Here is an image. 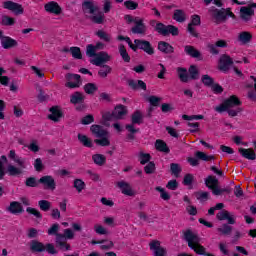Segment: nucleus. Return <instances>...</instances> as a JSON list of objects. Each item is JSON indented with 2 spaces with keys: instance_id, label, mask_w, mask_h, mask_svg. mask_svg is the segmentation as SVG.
Masks as SVG:
<instances>
[{
  "instance_id": "a18cd8bd",
  "label": "nucleus",
  "mask_w": 256,
  "mask_h": 256,
  "mask_svg": "<svg viewBox=\"0 0 256 256\" xmlns=\"http://www.w3.org/2000/svg\"><path fill=\"white\" fill-rule=\"evenodd\" d=\"M96 145H100L101 147H109L111 142L109 141V134L108 136L101 137L100 139L95 140Z\"/></svg>"
},
{
  "instance_id": "423d86ee",
  "label": "nucleus",
  "mask_w": 256,
  "mask_h": 256,
  "mask_svg": "<svg viewBox=\"0 0 256 256\" xmlns=\"http://www.w3.org/2000/svg\"><path fill=\"white\" fill-rule=\"evenodd\" d=\"M205 185L208 189H211L212 194L216 196L223 195V193H231V189L229 187H219V180L215 176H208L205 179Z\"/></svg>"
},
{
  "instance_id": "e2e57ef3",
  "label": "nucleus",
  "mask_w": 256,
  "mask_h": 256,
  "mask_svg": "<svg viewBox=\"0 0 256 256\" xmlns=\"http://www.w3.org/2000/svg\"><path fill=\"white\" fill-rule=\"evenodd\" d=\"M48 235H60L59 234V224L58 223H55L53 224L49 230H48Z\"/></svg>"
},
{
  "instance_id": "ea45409f",
  "label": "nucleus",
  "mask_w": 256,
  "mask_h": 256,
  "mask_svg": "<svg viewBox=\"0 0 256 256\" xmlns=\"http://www.w3.org/2000/svg\"><path fill=\"white\" fill-rule=\"evenodd\" d=\"M97 37L106 43H111V34L105 32L104 30H98L96 32Z\"/></svg>"
},
{
  "instance_id": "4468645a",
  "label": "nucleus",
  "mask_w": 256,
  "mask_h": 256,
  "mask_svg": "<svg viewBox=\"0 0 256 256\" xmlns=\"http://www.w3.org/2000/svg\"><path fill=\"white\" fill-rule=\"evenodd\" d=\"M150 251L153 252L154 256H166L167 249L162 247L161 242L159 240H152L149 243Z\"/></svg>"
},
{
  "instance_id": "9d476101",
  "label": "nucleus",
  "mask_w": 256,
  "mask_h": 256,
  "mask_svg": "<svg viewBox=\"0 0 256 256\" xmlns=\"http://www.w3.org/2000/svg\"><path fill=\"white\" fill-rule=\"evenodd\" d=\"M65 79H66L65 87H67L68 89H77L81 87L83 83L81 81V75L79 74L68 73L65 75Z\"/></svg>"
},
{
  "instance_id": "f3484780",
  "label": "nucleus",
  "mask_w": 256,
  "mask_h": 256,
  "mask_svg": "<svg viewBox=\"0 0 256 256\" xmlns=\"http://www.w3.org/2000/svg\"><path fill=\"white\" fill-rule=\"evenodd\" d=\"M125 115H127V107L123 105H118L115 107L112 114L106 115V119H108V121H111V119H123Z\"/></svg>"
},
{
  "instance_id": "49530a36",
  "label": "nucleus",
  "mask_w": 256,
  "mask_h": 256,
  "mask_svg": "<svg viewBox=\"0 0 256 256\" xmlns=\"http://www.w3.org/2000/svg\"><path fill=\"white\" fill-rule=\"evenodd\" d=\"M188 73L190 75L189 76L190 79H193V80L199 79V70L197 69V66L195 65L190 66Z\"/></svg>"
},
{
  "instance_id": "de8ad7c7",
  "label": "nucleus",
  "mask_w": 256,
  "mask_h": 256,
  "mask_svg": "<svg viewBox=\"0 0 256 256\" xmlns=\"http://www.w3.org/2000/svg\"><path fill=\"white\" fill-rule=\"evenodd\" d=\"M201 82L203 83V85H205V87H212L215 83V80H213V78L209 75H203L201 78Z\"/></svg>"
},
{
  "instance_id": "6ab92c4d",
  "label": "nucleus",
  "mask_w": 256,
  "mask_h": 256,
  "mask_svg": "<svg viewBox=\"0 0 256 256\" xmlns=\"http://www.w3.org/2000/svg\"><path fill=\"white\" fill-rule=\"evenodd\" d=\"M201 25V17L199 15H193L191 23L188 24V32L192 37H199V33L195 30V27Z\"/></svg>"
},
{
  "instance_id": "b1692460",
  "label": "nucleus",
  "mask_w": 256,
  "mask_h": 256,
  "mask_svg": "<svg viewBox=\"0 0 256 256\" xmlns=\"http://www.w3.org/2000/svg\"><path fill=\"white\" fill-rule=\"evenodd\" d=\"M82 9L84 13H90V15H93L95 11H99V6H95L93 2L85 0L82 3Z\"/></svg>"
},
{
  "instance_id": "e433bc0d",
  "label": "nucleus",
  "mask_w": 256,
  "mask_h": 256,
  "mask_svg": "<svg viewBox=\"0 0 256 256\" xmlns=\"http://www.w3.org/2000/svg\"><path fill=\"white\" fill-rule=\"evenodd\" d=\"M90 19L93 23H96V25H103V23H105V14L99 12L98 14L91 16Z\"/></svg>"
},
{
  "instance_id": "09e8293b",
  "label": "nucleus",
  "mask_w": 256,
  "mask_h": 256,
  "mask_svg": "<svg viewBox=\"0 0 256 256\" xmlns=\"http://www.w3.org/2000/svg\"><path fill=\"white\" fill-rule=\"evenodd\" d=\"M170 171H171L172 175L179 177L182 169L178 163H172V164H170Z\"/></svg>"
},
{
  "instance_id": "c85d7f7f",
  "label": "nucleus",
  "mask_w": 256,
  "mask_h": 256,
  "mask_svg": "<svg viewBox=\"0 0 256 256\" xmlns=\"http://www.w3.org/2000/svg\"><path fill=\"white\" fill-rule=\"evenodd\" d=\"M253 39V35L250 32L243 31L238 34V41L242 43V45H247V43H251Z\"/></svg>"
},
{
  "instance_id": "4c0bfd02",
  "label": "nucleus",
  "mask_w": 256,
  "mask_h": 256,
  "mask_svg": "<svg viewBox=\"0 0 256 256\" xmlns=\"http://www.w3.org/2000/svg\"><path fill=\"white\" fill-rule=\"evenodd\" d=\"M173 19L178 23H183L187 17L185 16V12L183 10H175Z\"/></svg>"
},
{
  "instance_id": "37998d69",
  "label": "nucleus",
  "mask_w": 256,
  "mask_h": 256,
  "mask_svg": "<svg viewBox=\"0 0 256 256\" xmlns=\"http://www.w3.org/2000/svg\"><path fill=\"white\" fill-rule=\"evenodd\" d=\"M97 85L95 83H87L84 85V91L87 93V95H93L95 92H97Z\"/></svg>"
},
{
  "instance_id": "58836bf2",
  "label": "nucleus",
  "mask_w": 256,
  "mask_h": 256,
  "mask_svg": "<svg viewBox=\"0 0 256 256\" xmlns=\"http://www.w3.org/2000/svg\"><path fill=\"white\" fill-rule=\"evenodd\" d=\"M111 71H113V69L111 68V66L109 65H103L102 68L98 71V75L99 77H101L102 79H105L107 77V75H109L111 73Z\"/></svg>"
},
{
  "instance_id": "052dcab7",
  "label": "nucleus",
  "mask_w": 256,
  "mask_h": 256,
  "mask_svg": "<svg viewBox=\"0 0 256 256\" xmlns=\"http://www.w3.org/2000/svg\"><path fill=\"white\" fill-rule=\"evenodd\" d=\"M144 171L147 175H151L152 173H155V163L149 162L145 167Z\"/></svg>"
},
{
  "instance_id": "5fc2aeb1",
  "label": "nucleus",
  "mask_w": 256,
  "mask_h": 256,
  "mask_svg": "<svg viewBox=\"0 0 256 256\" xmlns=\"http://www.w3.org/2000/svg\"><path fill=\"white\" fill-rule=\"evenodd\" d=\"M3 161H4V163H7V156L2 155L0 157V181L2 179H5V173H6L5 169L3 168Z\"/></svg>"
},
{
  "instance_id": "4be33fe9",
  "label": "nucleus",
  "mask_w": 256,
  "mask_h": 256,
  "mask_svg": "<svg viewBox=\"0 0 256 256\" xmlns=\"http://www.w3.org/2000/svg\"><path fill=\"white\" fill-rule=\"evenodd\" d=\"M90 131L100 139L101 137H109V132L103 128V126L100 125H92L90 128Z\"/></svg>"
},
{
  "instance_id": "4d7b16f0",
  "label": "nucleus",
  "mask_w": 256,
  "mask_h": 256,
  "mask_svg": "<svg viewBox=\"0 0 256 256\" xmlns=\"http://www.w3.org/2000/svg\"><path fill=\"white\" fill-rule=\"evenodd\" d=\"M139 161H140L141 165H146V163H149V161H151V155L140 152Z\"/></svg>"
},
{
  "instance_id": "5701e85b",
  "label": "nucleus",
  "mask_w": 256,
  "mask_h": 256,
  "mask_svg": "<svg viewBox=\"0 0 256 256\" xmlns=\"http://www.w3.org/2000/svg\"><path fill=\"white\" fill-rule=\"evenodd\" d=\"M233 65V59L228 55H223L220 58L219 69L220 71H229V67Z\"/></svg>"
},
{
  "instance_id": "864d4df0",
  "label": "nucleus",
  "mask_w": 256,
  "mask_h": 256,
  "mask_svg": "<svg viewBox=\"0 0 256 256\" xmlns=\"http://www.w3.org/2000/svg\"><path fill=\"white\" fill-rule=\"evenodd\" d=\"M156 191L160 193V197L164 201H169V199H171V195H169L167 191H165V189L162 188L161 186L156 187Z\"/></svg>"
},
{
  "instance_id": "f03ea898",
  "label": "nucleus",
  "mask_w": 256,
  "mask_h": 256,
  "mask_svg": "<svg viewBox=\"0 0 256 256\" xmlns=\"http://www.w3.org/2000/svg\"><path fill=\"white\" fill-rule=\"evenodd\" d=\"M184 239L187 241L188 247L196 252L197 255L213 256V254L205 252V247L201 245V238L197 233L191 230H186L184 232Z\"/></svg>"
},
{
  "instance_id": "774afa93",
  "label": "nucleus",
  "mask_w": 256,
  "mask_h": 256,
  "mask_svg": "<svg viewBox=\"0 0 256 256\" xmlns=\"http://www.w3.org/2000/svg\"><path fill=\"white\" fill-rule=\"evenodd\" d=\"M2 24L4 25H15V20L9 16L2 17Z\"/></svg>"
},
{
  "instance_id": "393cba45",
  "label": "nucleus",
  "mask_w": 256,
  "mask_h": 256,
  "mask_svg": "<svg viewBox=\"0 0 256 256\" xmlns=\"http://www.w3.org/2000/svg\"><path fill=\"white\" fill-rule=\"evenodd\" d=\"M6 211L12 213V215H17V213H23V206L17 201L10 203L9 207L6 208Z\"/></svg>"
},
{
  "instance_id": "ddd939ff",
  "label": "nucleus",
  "mask_w": 256,
  "mask_h": 256,
  "mask_svg": "<svg viewBox=\"0 0 256 256\" xmlns=\"http://www.w3.org/2000/svg\"><path fill=\"white\" fill-rule=\"evenodd\" d=\"M38 183L44 187V189H48L49 191H55L57 189V182H55V178L51 175L42 176Z\"/></svg>"
},
{
  "instance_id": "9b49d317",
  "label": "nucleus",
  "mask_w": 256,
  "mask_h": 256,
  "mask_svg": "<svg viewBox=\"0 0 256 256\" xmlns=\"http://www.w3.org/2000/svg\"><path fill=\"white\" fill-rule=\"evenodd\" d=\"M253 9H256V3H251L248 6H242L240 8V19H242L244 23H249V20L255 15V10Z\"/></svg>"
},
{
  "instance_id": "a211bd4d",
  "label": "nucleus",
  "mask_w": 256,
  "mask_h": 256,
  "mask_svg": "<svg viewBox=\"0 0 256 256\" xmlns=\"http://www.w3.org/2000/svg\"><path fill=\"white\" fill-rule=\"evenodd\" d=\"M116 186L121 190V193H123V195H127L128 197H133L135 195L133 187H131V184H129L128 182H125V180L117 182Z\"/></svg>"
},
{
  "instance_id": "f257e3e1",
  "label": "nucleus",
  "mask_w": 256,
  "mask_h": 256,
  "mask_svg": "<svg viewBox=\"0 0 256 256\" xmlns=\"http://www.w3.org/2000/svg\"><path fill=\"white\" fill-rule=\"evenodd\" d=\"M9 159L17 163L18 166L9 164L6 169V173L10 177H21L24 169H27V164L25 163V159L21 158L17 155L15 150H10L8 154Z\"/></svg>"
},
{
  "instance_id": "39448f33",
  "label": "nucleus",
  "mask_w": 256,
  "mask_h": 256,
  "mask_svg": "<svg viewBox=\"0 0 256 256\" xmlns=\"http://www.w3.org/2000/svg\"><path fill=\"white\" fill-rule=\"evenodd\" d=\"M75 233L71 229H65L64 234H56V247L61 251H70L71 245L67 244V239H73Z\"/></svg>"
},
{
  "instance_id": "bb28decb",
  "label": "nucleus",
  "mask_w": 256,
  "mask_h": 256,
  "mask_svg": "<svg viewBox=\"0 0 256 256\" xmlns=\"http://www.w3.org/2000/svg\"><path fill=\"white\" fill-rule=\"evenodd\" d=\"M240 155L244 157L245 159H248L249 161H255L256 160V154L253 149H245V148H240L239 149Z\"/></svg>"
},
{
  "instance_id": "1a4fd4ad",
  "label": "nucleus",
  "mask_w": 256,
  "mask_h": 256,
  "mask_svg": "<svg viewBox=\"0 0 256 256\" xmlns=\"http://www.w3.org/2000/svg\"><path fill=\"white\" fill-rule=\"evenodd\" d=\"M134 44H132V50L137 51V49H141L144 53H147V55H154L155 49L151 45V42L146 41V40H140V39H135Z\"/></svg>"
},
{
  "instance_id": "a878e982",
  "label": "nucleus",
  "mask_w": 256,
  "mask_h": 256,
  "mask_svg": "<svg viewBox=\"0 0 256 256\" xmlns=\"http://www.w3.org/2000/svg\"><path fill=\"white\" fill-rule=\"evenodd\" d=\"M158 49L161 51V53H165L166 55H171V53H175V48L171 46V44L160 41L158 43Z\"/></svg>"
},
{
  "instance_id": "a19ab883",
  "label": "nucleus",
  "mask_w": 256,
  "mask_h": 256,
  "mask_svg": "<svg viewBox=\"0 0 256 256\" xmlns=\"http://www.w3.org/2000/svg\"><path fill=\"white\" fill-rule=\"evenodd\" d=\"M143 121V114L141 111H136L132 114V125H141Z\"/></svg>"
},
{
  "instance_id": "72a5a7b5",
  "label": "nucleus",
  "mask_w": 256,
  "mask_h": 256,
  "mask_svg": "<svg viewBox=\"0 0 256 256\" xmlns=\"http://www.w3.org/2000/svg\"><path fill=\"white\" fill-rule=\"evenodd\" d=\"M97 51H101L99 49V47L96 45H93V44H88L86 46V55L87 57H94L95 55H97Z\"/></svg>"
},
{
  "instance_id": "8fccbe9b",
  "label": "nucleus",
  "mask_w": 256,
  "mask_h": 256,
  "mask_svg": "<svg viewBox=\"0 0 256 256\" xmlns=\"http://www.w3.org/2000/svg\"><path fill=\"white\" fill-rule=\"evenodd\" d=\"M196 157H197V159H200L201 161H211V160L215 159V156H213V155L209 156L201 151L196 152Z\"/></svg>"
},
{
  "instance_id": "473e14b6",
  "label": "nucleus",
  "mask_w": 256,
  "mask_h": 256,
  "mask_svg": "<svg viewBox=\"0 0 256 256\" xmlns=\"http://www.w3.org/2000/svg\"><path fill=\"white\" fill-rule=\"evenodd\" d=\"M78 141H80L81 145L84 147H93V141L85 134H78Z\"/></svg>"
},
{
  "instance_id": "412c9836",
  "label": "nucleus",
  "mask_w": 256,
  "mask_h": 256,
  "mask_svg": "<svg viewBox=\"0 0 256 256\" xmlns=\"http://www.w3.org/2000/svg\"><path fill=\"white\" fill-rule=\"evenodd\" d=\"M44 9L47 13H52L53 15H61V6L55 1H50L44 5Z\"/></svg>"
},
{
  "instance_id": "338daca9",
  "label": "nucleus",
  "mask_w": 256,
  "mask_h": 256,
  "mask_svg": "<svg viewBox=\"0 0 256 256\" xmlns=\"http://www.w3.org/2000/svg\"><path fill=\"white\" fill-rule=\"evenodd\" d=\"M27 149L32 151V153H38L39 151V145L37 144V141L31 142L28 146H26Z\"/></svg>"
},
{
  "instance_id": "6e6d98bb",
  "label": "nucleus",
  "mask_w": 256,
  "mask_h": 256,
  "mask_svg": "<svg viewBox=\"0 0 256 256\" xmlns=\"http://www.w3.org/2000/svg\"><path fill=\"white\" fill-rule=\"evenodd\" d=\"M38 205L41 211H49L51 209V202L47 200H40Z\"/></svg>"
},
{
  "instance_id": "0e129e2a",
  "label": "nucleus",
  "mask_w": 256,
  "mask_h": 256,
  "mask_svg": "<svg viewBox=\"0 0 256 256\" xmlns=\"http://www.w3.org/2000/svg\"><path fill=\"white\" fill-rule=\"evenodd\" d=\"M111 9H113V3L111 0H105L103 4L104 13H110Z\"/></svg>"
},
{
  "instance_id": "0eeeda50",
  "label": "nucleus",
  "mask_w": 256,
  "mask_h": 256,
  "mask_svg": "<svg viewBox=\"0 0 256 256\" xmlns=\"http://www.w3.org/2000/svg\"><path fill=\"white\" fill-rule=\"evenodd\" d=\"M30 249L33 253H43V251H47L50 255H55L57 251H55V246L51 243L43 244L37 240H32L30 243Z\"/></svg>"
},
{
  "instance_id": "f8f14e48",
  "label": "nucleus",
  "mask_w": 256,
  "mask_h": 256,
  "mask_svg": "<svg viewBox=\"0 0 256 256\" xmlns=\"http://www.w3.org/2000/svg\"><path fill=\"white\" fill-rule=\"evenodd\" d=\"M93 57L94 59H92L90 63L96 65V67H101L104 63H109V61H111V55L105 51L99 52Z\"/></svg>"
},
{
  "instance_id": "cd10ccee",
  "label": "nucleus",
  "mask_w": 256,
  "mask_h": 256,
  "mask_svg": "<svg viewBox=\"0 0 256 256\" xmlns=\"http://www.w3.org/2000/svg\"><path fill=\"white\" fill-rule=\"evenodd\" d=\"M184 51L186 55L193 57V59H199L201 57V52L191 45H186Z\"/></svg>"
},
{
  "instance_id": "69168bd1",
  "label": "nucleus",
  "mask_w": 256,
  "mask_h": 256,
  "mask_svg": "<svg viewBox=\"0 0 256 256\" xmlns=\"http://www.w3.org/2000/svg\"><path fill=\"white\" fill-rule=\"evenodd\" d=\"M228 215H229V211H227V210H222V211H220V212L216 215V217H217V219H218L219 221H226Z\"/></svg>"
},
{
  "instance_id": "c03bdc74",
  "label": "nucleus",
  "mask_w": 256,
  "mask_h": 256,
  "mask_svg": "<svg viewBox=\"0 0 256 256\" xmlns=\"http://www.w3.org/2000/svg\"><path fill=\"white\" fill-rule=\"evenodd\" d=\"M119 53L125 63H129V61H131V57L129 56V53H127V49H125L124 45L119 46Z\"/></svg>"
},
{
  "instance_id": "2eb2a0df",
  "label": "nucleus",
  "mask_w": 256,
  "mask_h": 256,
  "mask_svg": "<svg viewBox=\"0 0 256 256\" xmlns=\"http://www.w3.org/2000/svg\"><path fill=\"white\" fill-rule=\"evenodd\" d=\"M3 7L8 11H12L14 15H23L24 13L23 6L17 2L5 1L3 2Z\"/></svg>"
},
{
  "instance_id": "7c9ffc66",
  "label": "nucleus",
  "mask_w": 256,
  "mask_h": 256,
  "mask_svg": "<svg viewBox=\"0 0 256 256\" xmlns=\"http://www.w3.org/2000/svg\"><path fill=\"white\" fill-rule=\"evenodd\" d=\"M50 113L51 114L48 116V119L54 121L55 123H57L62 117L61 110H59L57 107L50 108Z\"/></svg>"
},
{
  "instance_id": "79ce46f5",
  "label": "nucleus",
  "mask_w": 256,
  "mask_h": 256,
  "mask_svg": "<svg viewBox=\"0 0 256 256\" xmlns=\"http://www.w3.org/2000/svg\"><path fill=\"white\" fill-rule=\"evenodd\" d=\"M92 159L96 165H105V161H107V158L103 154H95L92 156Z\"/></svg>"
},
{
  "instance_id": "aec40b11",
  "label": "nucleus",
  "mask_w": 256,
  "mask_h": 256,
  "mask_svg": "<svg viewBox=\"0 0 256 256\" xmlns=\"http://www.w3.org/2000/svg\"><path fill=\"white\" fill-rule=\"evenodd\" d=\"M0 41L3 49H13V47H17L16 40L9 36H3V31L1 30H0Z\"/></svg>"
},
{
  "instance_id": "3c124183",
  "label": "nucleus",
  "mask_w": 256,
  "mask_h": 256,
  "mask_svg": "<svg viewBox=\"0 0 256 256\" xmlns=\"http://www.w3.org/2000/svg\"><path fill=\"white\" fill-rule=\"evenodd\" d=\"M70 53L74 59H83V55L81 54V48L79 47H71Z\"/></svg>"
},
{
  "instance_id": "2f4dec72",
  "label": "nucleus",
  "mask_w": 256,
  "mask_h": 256,
  "mask_svg": "<svg viewBox=\"0 0 256 256\" xmlns=\"http://www.w3.org/2000/svg\"><path fill=\"white\" fill-rule=\"evenodd\" d=\"M217 231L218 233H220V235L228 237L229 235H231V233H233V226L229 224H222L220 227L217 228Z\"/></svg>"
},
{
  "instance_id": "6e6552de",
  "label": "nucleus",
  "mask_w": 256,
  "mask_h": 256,
  "mask_svg": "<svg viewBox=\"0 0 256 256\" xmlns=\"http://www.w3.org/2000/svg\"><path fill=\"white\" fill-rule=\"evenodd\" d=\"M154 29L157 31V33H159V35H163L164 37H167V35H173L174 37L179 35V28L173 25L166 26L161 22H157Z\"/></svg>"
},
{
  "instance_id": "f704fd0d",
  "label": "nucleus",
  "mask_w": 256,
  "mask_h": 256,
  "mask_svg": "<svg viewBox=\"0 0 256 256\" xmlns=\"http://www.w3.org/2000/svg\"><path fill=\"white\" fill-rule=\"evenodd\" d=\"M155 147L157 151H160L162 153H169V147L167 146V143L163 140H156Z\"/></svg>"
},
{
  "instance_id": "c756f323",
  "label": "nucleus",
  "mask_w": 256,
  "mask_h": 256,
  "mask_svg": "<svg viewBox=\"0 0 256 256\" xmlns=\"http://www.w3.org/2000/svg\"><path fill=\"white\" fill-rule=\"evenodd\" d=\"M177 73L182 83H189L190 77H189V73L187 72V68L178 67Z\"/></svg>"
},
{
  "instance_id": "680f3d73",
  "label": "nucleus",
  "mask_w": 256,
  "mask_h": 256,
  "mask_svg": "<svg viewBox=\"0 0 256 256\" xmlns=\"http://www.w3.org/2000/svg\"><path fill=\"white\" fill-rule=\"evenodd\" d=\"M94 231L95 233H97L98 235H107V233H109L107 231V229H105V227H103L102 225L96 224L94 226Z\"/></svg>"
},
{
  "instance_id": "dca6fc26",
  "label": "nucleus",
  "mask_w": 256,
  "mask_h": 256,
  "mask_svg": "<svg viewBox=\"0 0 256 256\" xmlns=\"http://www.w3.org/2000/svg\"><path fill=\"white\" fill-rule=\"evenodd\" d=\"M134 27L131 28V32L134 35H145L147 33V26L143 23V19L141 18H134Z\"/></svg>"
},
{
  "instance_id": "c9c22d12",
  "label": "nucleus",
  "mask_w": 256,
  "mask_h": 256,
  "mask_svg": "<svg viewBox=\"0 0 256 256\" xmlns=\"http://www.w3.org/2000/svg\"><path fill=\"white\" fill-rule=\"evenodd\" d=\"M82 101H85V96H83V93H81V92H75L70 98V102L73 105H77L78 103H81Z\"/></svg>"
},
{
  "instance_id": "7ed1b4c3",
  "label": "nucleus",
  "mask_w": 256,
  "mask_h": 256,
  "mask_svg": "<svg viewBox=\"0 0 256 256\" xmlns=\"http://www.w3.org/2000/svg\"><path fill=\"white\" fill-rule=\"evenodd\" d=\"M239 105H241V101L237 96L233 95L226 99L221 105L217 106L215 111H217V113H223L227 111L230 117H237V115L241 113V108H233L239 107Z\"/></svg>"
},
{
  "instance_id": "13d9d810",
  "label": "nucleus",
  "mask_w": 256,
  "mask_h": 256,
  "mask_svg": "<svg viewBox=\"0 0 256 256\" xmlns=\"http://www.w3.org/2000/svg\"><path fill=\"white\" fill-rule=\"evenodd\" d=\"M124 6L126 7V9H129L130 11H135V9H137V7H139V4L132 0H126L124 2Z\"/></svg>"
},
{
  "instance_id": "20e7f679",
  "label": "nucleus",
  "mask_w": 256,
  "mask_h": 256,
  "mask_svg": "<svg viewBox=\"0 0 256 256\" xmlns=\"http://www.w3.org/2000/svg\"><path fill=\"white\" fill-rule=\"evenodd\" d=\"M208 11L214 23H223L227 21V17H235V14L231 12V8H222L219 10L212 6L209 8Z\"/></svg>"
},
{
  "instance_id": "603ef678",
  "label": "nucleus",
  "mask_w": 256,
  "mask_h": 256,
  "mask_svg": "<svg viewBox=\"0 0 256 256\" xmlns=\"http://www.w3.org/2000/svg\"><path fill=\"white\" fill-rule=\"evenodd\" d=\"M85 182L81 179H75L74 180V189H76V191L78 193H81V191H83V189H85Z\"/></svg>"
},
{
  "instance_id": "bf43d9fd",
  "label": "nucleus",
  "mask_w": 256,
  "mask_h": 256,
  "mask_svg": "<svg viewBox=\"0 0 256 256\" xmlns=\"http://www.w3.org/2000/svg\"><path fill=\"white\" fill-rule=\"evenodd\" d=\"M26 211L30 215H34V217H36L37 219H43V215H41V212H39V210L35 208L28 207Z\"/></svg>"
}]
</instances>
